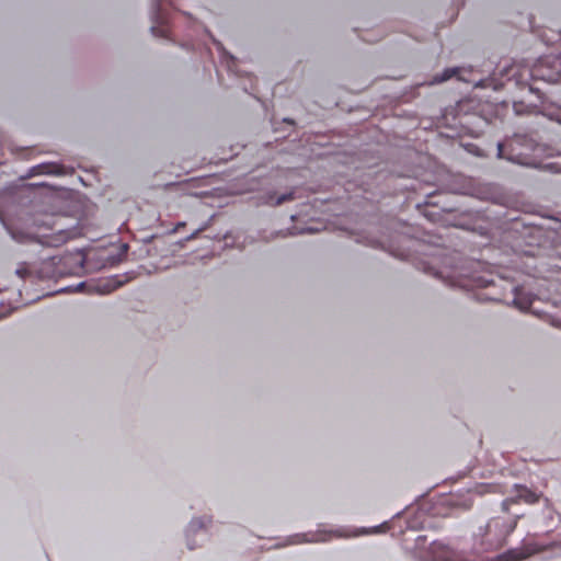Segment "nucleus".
<instances>
[{
    "label": "nucleus",
    "instance_id": "nucleus-1",
    "mask_svg": "<svg viewBox=\"0 0 561 561\" xmlns=\"http://www.w3.org/2000/svg\"><path fill=\"white\" fill-rule=\"evenodd\" d=\"M12 236L20 242L34 241L44 247L58 248L79 238L81 230L77 227L65 228L60 217L44 215L33 220L27 232L12 231Z\"/></svg>",
    "mask_w": 561,
    "mask_h": 561
},
{
    "label": "nucleus",
    "instance_id": "nucleus-2",
    "mask_svg": "<svg viewBox=\"0 0 561 561\" xmlns=\"http://www.w3.org/2000/svg\"><path fill=\"white\" fill-rule=\"evenodd\" d=\"M517 519L497 516L480 527L473 536L472 553L480 554L501 549L517 526Z\"/></svg>",
    "mask_w": 561,
    "mask_h": 561
},
{
    "label": "nucleus",
    "instance_id": "nucleus-3",
    "mask_svg": "<svg viewBox=\"0 0 561 561\" xmlns=\"http://www.w3.org/2000/svg\"><path fill=\"white\" fill-rule=\"evenodd\" d=\"M538 150H540L539 147L535 145L531 139L520 135H515L513 138L505 142H500L497 146V154L500 158L520 165L545 169V164L536 160L535 152Z\"/></svg>",
    "mask_w": 561,
    "mask_h": 561
},
{
    "label": "nucleus",
    "instance_id": "nucleus-4",
    "mask_svg": "<svg viewBox=\"0 0 561 561\" xmlns=\"http://www.w3.org/2000/svg\"><path fill=\"white\" fill-rule=\"evenodd\" d=\"M164 0H154V11L152 15L153 25L151 31L159 37H168L170 34L169 13L163 9Z\"/></svg>",
    "mask_w": 561,
    "mask_h": 561
},
{
    "label": "nucleus",
    "instance_id": "nucleus-5",
    "mask_svg": "<svg viewBox=\"0 0 561 561\" xmlns=\"http://www.w3.org/2000/svg\"><path fill=\"white\" fill-rule=\"evenodd\" d=\"M548 60L547 59H540L537 64L533 66L531 69H529V76L534 80H543L548 82H557L560 80L561 73L560 72H549L548 67Z\"/></svg>",
    "mask_w": 561,
    "mask_h": 561
},
{
    "label": "nucleus",
    "instance_id": "nucleus-6",
    "mask_svg": "<svg viewBox=\"0 0 561 561\" xmlns=\"http://www.w3.org/2000/svg\"><path fill=\"white\" fill-rule=\"evenodd\" d=\"M516 495L512 497V503L524 502L526 504H535L539 501L540 495L525 485H515Z\"/></svg>",
    "mask_w": 561,
    "mask_h": 561
},
{
    "label": "nucleus",
    "instance_id": "nucleus-7",
    "mask_svg": "<svg viewBox=\"0 0 561 561\" xmlns=\"http://www.w3.org/2000/svg\"><path fill=\"white\" fill-rule=\"evenodd\" d=\"M476 287L479 288H491L492 291L488 295V299L490 300H502L504 299V295L499 294L495 291V288L499 287L495 279L493 277H485V276H479L474 279Z\"/></svg>",
    "mask_w": 561,
    "mask_h": 561
},
{
    "label": "nucleus",
    "instance_id": "nucleus-8",
    "mask_svg": "<svg viewBox=\"0 0 561 561\" xmlns=\"http://www.w3.org/2000/svg\"><path fill=\"white\" fill-rule=\"evenodd\" d=\"M511 293H513V302L520 310H527L531 306V298L528 295H524L518 286L510 284Z\"/></svg>",
    "mask_w": 561,
    "mask_h": 561
},
{
    "label": "nucleus",
    "instance_id": "nucleus-9",
    "mask_svg": "<svg viewBox=\"0 0 561 561\" xmlns=\"http://www.w3.org/2000/svg\"><path fill=\"white\" fill-rule=\"evenodd\" d=\"M60 167L54 163H42L33 167L34 174H58Z\"/></svg>",
    "mask_w": 561,
    "mask_h": 561
},
{
    "label": "nucleus",
    "instance_id": "nucleus-10",
    "mask_svg": "<svg viewBox=\"0 0 561 561\" xmlns=\"http://www.w3.org/2000/svg\"><path fill=\"white\" fill-rule=\"evenodd\" d=\"M457 72H458L457 68L445 69L440 77L437 76L434 78L432 83H440V82L447 81L450 78H453L455 75H457Z\"/></svg>",
    "mask_w": 561,
    "mask_h": 561
},
{
    "label": "nucleus",
    "instance_id": "nucleus-11",
    "mask_svg": "<svg viewBox=\"0 0 561 561\" xmlns=\"http://www.w3.org/2000/svg\"><path fill=\"white\" fill-rule=\"evenodd\" d=\"M545 169L556 172V173H561V162L553 161V162L545 163Z\"/></svg>",
    "mask_w": 561,
    "mask_h": 561
},
{
    "label": "nucleus",
    "instance_id": "nucleus-12",
    "mask_svg": "<svg viewBox=\"0 0 561 561\" xmlns=\"http://www.w3.org/2000/svg\"><path fill=\"white\" fill-rule=\"evenodd\" d=\"M294 199V193L283 194L279 197H277L275 205H280L285 202L293 201Z\"/></svg>",
    "mask_w": 561,
    "mask_h": 561
},
{
    "label": "nucleus",
    "instance_id": "nucleus-13",
    "mask_svg": "<svg viewBox=\"0 0 561 561\" xmlns=\"http://www.w3.org/2000/svg\"><path fill=\"white\" fill-rule=\"evenodd\" d=\"M550 118L561 124V106L550 114Z\"/></svg>",
    "mask_w": 561,
    "mask_h": 561
},
{
    "label": "nucleus",
    "instance_id": "nucleus-14",
    "mask_svg": "<svg viewBox=\"0 0 561 561\" xmlns=\"http://www.w3.org/2000/svg\"><path fill=\"white\" fill-rule=\"evenodd\" d=\"M511 504H513V503H512V497H511V499H506V500H504V501L502 502V508H503V511L508 512V510H510V505H511Z\"/></svg>",
    "mask_w": 561,
    "mask_h": 561
},
{
    "label": "nucleus",
    "instance_id": "nucleus-15",
    "mask_svg": "<svg viewBox=\"0 0 561 561\" xmlns=\"http://www.w3.org/2000/svg\"><path fill=\"white\" fill-rule=\"evenodd\" d=\"M184 226H185V224H184V222H180V224H178V226H176V228H175V229H176V230H179L180 228H182V227H184Z\"/></svg>",
    "mask_w": 561,
    "mask_h": 561
},
{
    "label": "nucleus",
    "instance_id": "nucleus-16",
    "mask_svg": "<svg viewBox=\"0 0 561 561\" xmlns=\"http://www.w3.org/2000/svg\"><path fill=\"white\" fill-rule=\"evenodd\" d=\"M556 64H561L560 58H554V59H553V65H556Z\"/></svg>",
    "mask_w": 561,
    "mask_h": 561
}]
</instances>
